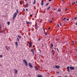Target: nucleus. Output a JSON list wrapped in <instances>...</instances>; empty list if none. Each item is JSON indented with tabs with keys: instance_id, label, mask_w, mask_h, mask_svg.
<instances>
[{
	"instance_id": "nucleus-1",
	"label": "nucleus",
	"mask_w": 77,
	"mask_h": 77,
	"mask_svg": "<svg viewBox=\"0 0 77 77\" xmlns=\"http://www.w3.org/2000/svg\"><path fill=\"white\" fill-rule=\"evenodd\" d=\"M17 13H15L13 15V20H14L15 19V18H16V17H17Z\"/></svg>"
},
{
	"instance_id": "nucleus-2",
	"label": "nucleus",
	"mask_w": 77,
	"mask_h": 77,
	"mask_svg": "<svg viewBox=\"0 0 77 77\" xmlns=\"http://www.w3.org/2000/svg\"><path fill=\"white\" fill-rule=\"evenodd\" d=\"M23 62H24L25 65H26V66H28V63H27V62L26 61V60H23Z\"/></svg>"
},
{
	"instance_id": "nucleus-3",
	"label": "nucleus",
	"mask_w": 77,
	"mask_h": 77,
	"mask_svg": "<svg viewBox=\"0 0 77 77\" xmlns=\"http://www.w3.org/2000/svg\"><path fill=\"white\" fill-rule=\"evenodd\" d=\"M29 65L30 68H33V66L32 65V63H29Z\"/></svg>"
},
{
	"instance_id": "nucleus-4",
	"label": "nucleus",
	"mask_w": 77,
	"mask_h": 77,
	"mask_svg": "<svg viewBox=\"0 0 77 77\" xmlns=\"http://www.w3.org/2000/svg\"><path fill=\"white\" fill-rule=\"evenodd\" d=\"M70 69L71 70H74L75 69V68H74V67L72 66L70 67Z\"/></svg>"
},
{
	"instance_id": "nucleus-5",
	"label": "nucleus",
	"mask_w": 77,
	"mask_h": 77,
	"mask_svg": "<svg viewBox=\"0 0 77 77\" xmlns=\"http://www.w3.org/2000/svg\"><path fill=\"white\" fill-rule=\"evenodd\" d=\"M29 47H32V44H31V43H30V42H29Z\"/></svg>"
},
{
	"instance_id": "nucleus-6",
	"label": "nucleus",
	"mask_w": 77,
	"mask_h": 77,
	"mask_svg": "<svg viewBox=\"0 0 77 77\" xmlns=\"http://www.w3.org/2000/svg\"><path fill=\"white\" fill-rule=\"evenodd\" d=\"M67 71L68 72H69V66H68L67 67Z\"/></svg>"
},
{
	"instance_id": "nucleus-7",
	"label": "nucleus",
	"mask_w": 77,
	"mask_h": 77,
	"mask_svg": "<svg viewBox=\"0 0 77 77\" xmlns=\"http://www.w3.org/2000/svg\"><path fill=\"white\" fill-rule=\"evenodd\" d=\"M60 66H57L56 65L55 66V67L57 68V69H59V68H60Z\"/></svg>"
},
{
	"instance_id": "nucleus-8",
	"label": "nucleus",
	"mask_w": 77,
	"mask_h": 77,
	"mask_svg": "<svg viewBox=\"0 0 77 77\" xmlns=\"http://www.w3.org/2000/svg\"><path fill=\"white\" fill-rule=\"evenodd\" d=\"M41 4V5H42V6H43L44 5V1H43V0H42V3Z\"/></svg>"
},
{
	"instance_id": "nucleus-9",
	"label": "nucleus",
	"mask_w": 77,
	"mask_h": 77,
	"mask_svg": "<svg viewBox=\"0 0 77 77\" xmlns=\"http://www.w3.org/2000/svg\"><path fill=\"white\" fill-rule=\"evenodd\" d=\"M14 72L15 73V74H17V72H18V71L16 70V69H14Z\"/></svg>"
},
{
	"instance_id": "nucleus-10",
	"label": "nucleus",
	"mask_w": 77,
	"mask_h": 77,
	"mask_svg": "<svg viewBox=\"0 0 77 77\" xmlns=\"http://www.w3.org/2000/svg\"><path fill=\"white\" fill-rule=\"evenodd\" d=\"M34 68H35V70H38V68L36 67V66H34Z\"/></svg>"
},
{
	"instance_id": "nucleus-11",
	"label": "nucleus",
	"mask_w": 77,
	"mask_h": 77,
	"mask_svg": "<svg viewBox=\"0 0 77 77\" xmlns=\"http://www.w3.org/2000/svg\"><path fill=\"white\" fill-rule=\"evenodd\" d=\"M8 46H6L5 47V48H6V50H8V51H9V49H8Z\"/></svg>"
},
{
	"instance_id": "nucleus-12",
	"label": "nucleus",
	"mask_w": 77,
	"mask_h": 77,
	"mask_svg": "<svg viewBox=\"0 0 77 77\" xmlns=\"http://www.w3.org/2000/svg\"><path fill=\"white\" fill-rule=\"evenodd\" d=\"M37 77H43L42 76V75H38L37 76Z\"/></svg>"
},
{
	"instance_id": "nucleus-13",
	"label": "nucleus",
	"mask_w": 77,
	"mask_h": 77,
	"mask_svg": "<svg viewBox=\"0 0 77 77\" xmlns=\"http://www.w3.org/2000/svg\"><path fill=\"white\" fill-rule=\"evenodd\" d=\"M33 5L36 4V0H34V2H33Z\"/></svg>"
},
{
	"instance_id": "nucleus-14",
	"label": "nucleus",
	"mask_w": 77,
	"mask_h": 77,
	"mask_svg": "<svg viewBox=\"0 0 77 77\" xmlns=\"http://www.w3.org/2000/svg\"><path fill=\"white\" fill-rule=\"evenodd\" d=\"M17 37H18V38H19V39L21 38V36H19V35H18Z\"/></svg>"
},
{
	"instance_id": "nucleus-15",
	"label": "nucleus",
	"mask_w": 77,
	"mask_h": 77,
	"mask_svg": "<svg viewBox=\"0 0 77 77\" xmlns=\"http://www.w3.org/2000/svg\"><path fill=\"white\" fill-rule=\"evenodd\" d=\"M31 51H32L33 54H34V51H33V49H31Z\"/></svg>"
},
{
	"instance_id": "nucleus-16",
	"label": "nucleus",
	"mask_w": 77,
	"mask_h": 77,
	"mask_svg": "<svg viewBox=\"0 0 77 77\" xmlns=\"http://www.w3.org/2000/svg\"><path fill=\"white\" fill-rule=\"evenodd\" d=\"M25 6L26 8H27V7H28V3L26 4Z\"/></svg>"
},
{
	"instance_id": "nucleus-17",
	"label": "nucleus",
	"mask_w": 77,
	"mask_h": 77,
	"mask_svg": "<svg viewBox=\"0 0 77 77\" xmlns=\"http://www.w3.org/2000/svg\"><path fill=\"white\" fill-rule=\"evenodd\" d=\"M26 24H30V22H28L26 23Z\"/></svg>"
},
{
	"instance_id": "nucleus-18",
	"label": "nucleus",
	"mask_w": 77,
	"mask_h": 77,
	"mask_svg": "<svg viewBox=\"0 0 77 77\" xmlns=\"http://www.w3.org/2000/svg\"><path fill=\"white\" fill-rule=\"evenodd\" d=\"M15 44L16 45H18V43L17 42H16L15 43Z\"/></svg>"
},
{
	"instance_id": "nucleus-19",
	"label": "nucleus",
	"mask_w": 77,
	"mask_h": 77,
	"mask_svg": "<svg viewBox=\"0 0 77 77\" xmlns=\"http://www.w3.org/2000/svg\"><path fill=\"white\" fill-rule=\"evenodd\" d=\"M60 11H61V10L60 9L58 10V12H60Z\"/></svg>"
},
{
	"instance_id": "nucleus-20",
	"label": "nucleus",
	"mask_w": 77,
	"mask_h": 77,
	"mask_svg": "<svg viewBox=\"0 0 77 77\" xmlns=\"http://www.w3.org/2000/svg\"><path fill=\"white\" fill-rule=\"evenodd\" d=\"M7 24L8 25H9V24H10V22H7Z\"/></svg>"
},
{
	"instance_id": "nucleus-21",
	"label": "nucleus",
	"mask_w": 77,
	"mask_h": 77,
	"mask_svg": "<svg viewBox=\"0 0 77 77\" xmlns=\"http://www.w3.org/2000/svg\"><path fill=\"white\" fill-rule=\"evenodd\" d=\"M48 5H49L48 3L47 4H46L45 6H48Z\"/></svg>"
},
{
	"instance_id": "nucleus-22",
	"label": "nucleus",
	"mask_w": 77,
	"mask_h": 77,
	"mask_svg": "<svg viewBox=\"0 0 77 77\" xmlns=\"http://www.w3.org/2000/svg\"><path fill=\"white\" fill-rule=\"evenodd\" d=\"M72 5H74V4H75V2H74L73 3H72Z\"/></svg>"
},
{
	"instance_id": "nucleus-23",
	"label": "nucleus",
	"mask_w": 77,
	"mask_h": 77,
	"mask_svg": "<svg viewBox=\"0 0 77 77\" xmlns=\"http://www.w3.org/2000/svg\"><path fill=\"white\" fill-rule=\"evenodd\" d=\"M50 8V7H48V8H47L48 11V10H49V9Z\"/></svg>"
},
{
	"instance_id": "nucleus-24",
	"label": "nucleus",
	"mask_w": 77,
	"mask_h": 77,
	"mask_svg": "<svg viewBox=\"0 0 77 77\" xmlns=\"http://www.w3.org/2000/svg\"><path fill=\"white\" fill-rule=\"evenodd\" d=\"M35 29H36V27H38V26H37V24H35Z\"/></svg>"
},
{
	"instance_id": "nucleus-25",
	"label": "nucleus",
	"mask_w": 77,
	"mask_h": 77,
	"mask_svg": "<svg viewBox=\"0 0 77 77\" xmlns=\"http://www.w3.org/2000/svg\"><path fill=\"white\" fill-rule=\"evenodd\" d=\"M3 57V56L1 55H0V57H1V58H2V57Z\"/></svg>"
},
{
	"instance_id": "nucleus-26",
	"label": "nucleus",
	"mask_w": 77,
	"mask_h": 77,
	"mask_svg": "<svg viewBox=\"0 0 77 77\" xmlns=\"http://www.w3.org/2000/svg\"><path fill=\"white\" fill-rule=\"evenodd\" d=\"M51 47H53V44H51Z\"/></svg>"
},
{
	"instance_id": "nucleus-27",
	"label": "nucleus",
	"mask_w": 77,
	"mask_h": 77,
	"mask_svg": "<svg viewBox=\"0 0 77 77\" xmlns=\"http://www.w3.org/2000/svg\"><path fill=\"white\" fill-rule=\"evenodd\" d=\"M16 12H17V13H18V9L17 10Z\"/></svg>"
},
{
	"instance_id": "nucleus-28",
	"label": "nucleus",
	"mask_w": 77,
	"mask_h": 77,
	"mask_svg": "<svg viewBox=\"0 0 77 77\" xmlns=\"http://www.w3.org/2000/svg\"><path fill=\"white\" fill-rule=\"evenodd\" d=\"M30 16L31 17H33V15L32 14L30 15Z\"/></svg>"
},
{
	"instance_id": "nucleus-29",
	"label": "nucleus",
	"mask_w": 77,
	"mask_h": 77,
	"mask_svg": "<svg viewBox=\"0 0 77 77\" xmlns=\"http://www.w3.org/2000/svg\"><path fill=\"white\" fill-rule=\"evenodd\" d=\"M2 32H3L4 33H5V31L4 30H3L2 31Z\"/></svg>"
},
{
	"instance_id": "nucleus-30",
	"label": "nucleus",
	"mask_w": 77,
	"mask_h": 77,
	"mask_svg": "<svg viewBox=\"0 0 77 77\" xmlns=\"http://www.w3.org/2000/svg\"><path fill=\"white\" fill-rule=\"evenodd\" d=\"M53 51H54V50H52V53H53Z\"/></svg>"
},
{
	"instance_id": "nucleus-31",
	"label": "nucleus",
	"mask_w": 77,
	"mask_h": 77,
	"mask_svg": "<svg viewBox=\"0 0 77 77\" xmlns=\"http://www.w3.org/2000/svg\"><path fill=\"white\" fill-rule=\"evenodd\" d=\"M52 20H51V21L49 22V23H52Z\"/></svg>"
},
{
	"instance_id": "nucleus-32",
	"label": "nucleus",
	"mask_w": 77,
	"mask_h": 77,
	"mask_svg": "<svg viewBox=\"0 0 77 77\" xmlns=\"http://www.w3.org/2000/svg\"><path fill=\"white\" fill-rule=\"evenodd\" d=\"M47 32H45V36H46L47 35Z\"/></svg>"
},
{
	"instance_id": "nucleus-33",
	"label": "nucleus",
	"mask_w": 77,
	"mask_h": 77,
	"mask_svg": "<svg viewBox=\"0 0 77 77\" xmlns=\"http://www.w3.org/2000/svg\"><path fill=\"white\" fill-rule=\"evenodd\" d=\"M17 41H19V38H17Z\"/></svg>"
},
{
	"instance_id": "nucleus-34",
	"label": "nucleus",
	"mask_w": 77,
	"mask_h": 77,
	"mask_svg": "<svg viewBox=\"0 0 77 77\" xmlns=\"http://www.w3.org/2000/svg\"><path fill=\"white\" fill-rule=\"evenodd\" d=\"M20 3H21V4H23V3H22V2H21V1H20Z\"/></svg>"
},
{
	"instance_id": "nucleus-35",
	"label": "nucleus",
	"mask_w": 77,
	"mask_h": 77,
	"mask_svg": "<svg viewBox=\"0 0 77 77\" xmlns=\"http://www.w3.org/2000/svg\"><path fill=\"white\" fill-rule=\"evenodd\" d=\"M57 50L58 52H59V49H58V48H57Z\"/></svg>"
},
{
	"instance_id": "nucleus-36",
	"label": "nucleus",
	"mask_w": 77,
	"mask_h": 77,
	"mask_svg": "<svg viewBox=\"0 0 77 77\" xmlns=\"http://www.w3.org/2000/svg\"><path fill=\"white\" fill-rule=\"evenodd\" d=\"M60 26H62V24L60 23Z\"/></svg>"
},
{
	"instance_id": "nucleus-37",
	"label": "nucleus",
	"mask_w": 77,
	"mask_h": 77,
	"mask_svg": "<svg viewBox=\"0 0 77 77\" xmlns=\"http://www.w3.org/2000/svg\"><path fill=\"white\" fill-rule=\"evenodd\" d=\"M26 11H28V9L27 8H26Z\"/></svg>"
},
{
	"instance_id": "nucleus-38",
	"label": "nucleus",
	"mask_w": 77,
	"mask_h": 77,
	"mask_svg": "<svg viewBox=\"0 0 77 77\" xmlns=\"http://www.w3.org/2000/svg\"><path fill=\"white\" fill-rule=\"evenodd\" d=\"M56 73H58V74H59V72H57Z\"/></svg>"
},
{
	"instance_id": "nucleus-39",
	"label": "nucleus",
	"mask_w": 77,
	"mask_h": 77,
	"mask_svg": "<svg viewBox=\"0 0 77 77\" xmlns=\"http://www.w3.org/2000/svg\"><path fill=\"white\" fill-rule=\"evenodd\" d=\"M74 19H75V20L76 19H77V18L75 17V18H74Z\"/></svg>"
},
{
	"instance_id": "nucleus-40",
	"label": "nucleus",
	"mask_w": 77,
	"mask_h": 77,
	"mask_svg": "<svg viewBox=\"0 0 77 77\" xmlns=\"http://www.w3.org/2000/svg\"><path fill=\"white\" fill-rule=\"evenodd\" d=\"M65 19H66V18L64 17V20H65Z\"/></svg>"
},
{
	"instance_id": "nucleus-41",
	"label": "nucleus",
	"mask_w": 77,
	"mask_h": 77,
	"mask_svg": "<svg viewBox=\"0 0 77 77\" xmlns=\"http://www.w3.org/2000/svg\"><path fill=\"white\" fill-rule=\"evenodd\" d=\"M66 10H67V8H66V9H65V11H66Z\"/></svg>"
},
{
	"instance_id": "nucleus-42",
	"label": "nucleus",
	"mask_w": 77,
	"mask_h": 77,
	"mask_svg": "<svg viewBox=\"0 0 77 77\" xmlns=\"http://www.w3.org/2000/svg\"><path fill=\"white\" fill-rule=\"evenodd\" d=\"M23 11H25V10L24 9V8H23Z\"/></svg>"
},
{
	"instance_id": "nucleus-43",
	"label": "nucleus",
	"mask_w": 77,
	"mask_h": 77,
	"mask_svg": "<svg viewBox=\"0 0 77 77\" xmlns=\"http://www.w3.org/2000/svg\"><path fill=\"white\" fill-rule=\"evenodd\" d=\"M57 26V27H59V25L58 24Z\"/></svg>"
},
{
	"instance_id": "nucleus-44",
	"label": "nucleus",
	"mask_w": 77,
	"mask_h": 77,
	"mask_svg": "<svg viewBox=\"0 0 77 77\" xmlns=\"http://www.w3.org/2000/svg\"><path fill=\"white\" fill-rule=\"evenodd\" d=\"M43 30H44V32H45V29H43Z\"/></svg>"
},
{
	"instance_id": "nucleus-45",
	"label": "nucleus",
	"mask_w": 77,
	"mask_h": 77,
	"mask_svg": "<svg viewBox=\"0 0 77 77\" xmlns=\"http://www.w3.org/2000/svg\"><path fill=\"white\" fill-rule=\"evenodd\" d=\"M51 0H49V2H51Z\"/></svg>"
},
{
	"instance_id": "nucleus-46",
	"label": "nucleus",
	"mask_w": 77,
	"mask_h": 77,
	"mask_svg": "<svg viewBox=\"0 0 77 77\" xmlns=\"http://www.w3.org/2000/svg\"><path fill=\"white\" fill-rule=\"evenodd\" d=\"M48 30H50V28L49 27L48 29Z\"/></svg>"
},
{
	"instance_id": "nucleus-47",
	"label": "nucleus",
	"mask_w": 77,
	"mask_h": 77,
	"mask_svg": "<svg viewBox=\"0 0 77 77\" xmlns=\"http://www.w3.org/2000/svg\"><path fill=\"white\" fill-rule=\"evenodd\" d=\"M67 21H69V19H67Z\"/></svg>"
},
{
	"instance_id": "nucleus-48",
	"label": "nucleus",
	"mask_w": 77,
	"mask_h": 77,
	"mask_svg": "<svg viewBox=\"0 0 77 77\" xmlns=\"http://www.w3.org/2000/svg\"><path fill=\"white\" fill-rule=\"evenodd\" d=\"M39 50V51H40V53H41V50Z\"/></svg>"
},
{
	"instance_id": "nucleus-49",
	"label": "nucleus",
	"mask_w": 77,
	"mask_h": 77,
	"mask_svg": "<svg viewBox=\"0 0 77 77\" xmlns=\"http://www.w3.org/2000/svg\"><path fill=\"white\" fill-rule=\"evenodd\" d=\"M52 54L53 55H54V53H52Z\"/></svg>"
},
{
	"instance_id": "nucleus-50",
	"label": "nucleus",
	"mask_w": 77,
	"mask_h": 77,
	"mask_svg": "<svg viewBox=\"0 0 77 77\" xmlns=\"http://www.w3.org/2000/svg\"><path fill=\"white\" fill-rule=\"evenodd\" d=\"M72 45H74V43H73L72 44Z\"/></svg>"
},
{
	"instance_id": "nucleus-51",
	"label": "nucleus",
	"mask_w": 77,
	"mask_h": 77,
	"mask_svg": "<svg viewBox=\"0 0 77 77\" xmlns=\"http://www.w3.org/2000/svg\"><path fill=\"white\" fill-rule=\"evenodd\" d=\"M8 47L9 49H10V47Z\"/></svg>"
},
{
	"instance_id": "nucleus-52",
	"label": "nucleus",
	"mask_w": 77,
	"mask_h": 77,
	"mask_svg": "<svg viewBox=\"0 0 77 77\" xmlns=\"http://www.w3.org/2000/svg\"><path fill=\"white\" fill-rule=\"evenodd\" d=\"M75 24L76 25V26H77V23H76Z\"/></svg>"
},
{
	"instance_id": "nucleus-53",
	"label": "nucleus",
	"mask_w": 77,
	"mask_h": 77,
	"mask_svg": "<svg viewBox=\"0 0 77 77\" xmlns=\"http://www.w3.org/2000/svg\"><path fill=\"white\" fill-rule=\"evenodd\" d=\"M72 42H73V43H74V41H73Z\"/></svg>"
},
{
	"instance_id": "nucleus-54",
	"label": "nucleus",
	"mask_w": 77,
	"mask_h": 77,
	"mask_svg": "<svg viewBox=\"0 0 77 77\" xmlns=\"http://www.w3.org/2000/svg\"><path fill=\"white\" fill-rule=\"evenodd\" d=\"M0 29H1V26H0Z\"/></svg>"
},
{
	"instance_id": "nucleus-55",
	"label": "nucleus",
	"mask_w": 77,
	"mask_h": 77,
	"mask_svg": "<svg viewBox=\"0 0 77 77\" xmlns=\"http://www.w3.org/2000/svg\"><path fill=\"white\" fill-rule=\"evenodd\" d=\"M38 40H39V41H40V39H38Z\"/></svg>"
},
{
	"instance_id": "nucleus-56",
	"label": "nucleus",
	"mask_w": 77,
	"mask_h": 77,
	"mask_svg": "<svg viewBox=\"0 0 77 77\" xmlns=\"http://www.w3.org/2000/svg\"><path fill=\"white\" fill-rule=\"evenodd\" d=\"M56 9H55V8H54V10H56Z\"/></svg>"
},
{
	"instance_id": "nucleus-57",
	"label": "nucleus",
	"mask_w": 77,
	"mask_h": 77,
	"mask_svg": "<svg viewBox=\"0 0 77 77\" xmlns=\"http://www.w3.org/2000/svg\"><path fill=\"white\" fill-rule=\"evenodd\" d=\"M19 15H21V14H19Z\"/></svg>"
},
{
	"instance_id": "nucleus-58",
	"label": "nucleus",
	"mask_w": 77,
	"mask_h": 77,
	"mask_svg": "<svg viewBox=\"0 0 77 77\" xmlns=\"http://www.w3.org/2000/svg\"><path fill=\"white\" fill-rule=\"evenodd\" d=\"M76 3H77V1L76 2Z\"/></svg>"
},
{
	"instance_id": "nucleus-59",
	"label": "nucleus",
	"mask_w": 77,
	"mask_h": 77,
	"mask_svg": "<svg viewBox=\"0 0 77 77\" xmlns=\"http://www.w3.org/2000/svg\"><path fill=\"white\" fill-rule=\"evenodd\" d=\"M65 77H67L66 76H65Z\"/></svg>"
},
{
	"instance_id": "nucleus-60",
	"label": "nucleus",
	"mask_w": 77,
	"mask_h": 77,
	"mask_svg": "<svg viewBox=\"0 0 77 77\" xmlns=\"http://www.w3.org/2000/svg\"><path fill=\"white\" fill-rule=\"evenodd\" d=\"M17 46H16V48H17Z\"/></svg>"
},
{
	"instance_id": "nucleus-61",
	"label": "nucleus",
	"mask_w": 77,
	"mask_h": 77,
	"mask_svg": "<svg viewBox=\"0 0 77 77\" xmlns=\"http://www.w3.org/2000/svg\"><path fill=\"white\" fill-rule=\"evenodd\" d=\"M77 50V49H75V50Z\"/></svg>"
},
{
	"instance_id": "nucleus-62",
	"label": "nucleus",
	"mask_w": 77,
	"mask_h": 77,
	"mask_svg": "<svg viewBox=\"0 0 77 77\" xmlns=\"http://www.w3.org/2000/svg\"><path fill=\"white\" fill-rule=\"evenodd\" d=\"M26 0V1H27V0Z\"/></svg>"
}]
</instances>
